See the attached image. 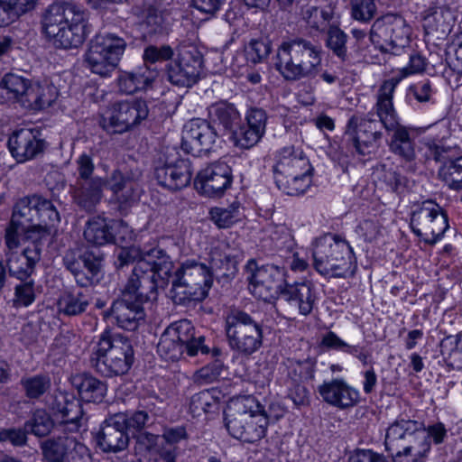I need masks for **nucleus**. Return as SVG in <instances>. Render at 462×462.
Returning <instances> with one entry per match:
<instances>
[{"label": "nucleus", "mask_w": 462, "mask_h": 462, "mask_svg": "<svg viewBox=\"0 0 462 462\" xmlns=\"http://www.w3.org/2000/svg\"><path fill=\"white\" fill-rule=\"evenodd\" d=\"M38 196L25 197L19 199L13 210L9 226L5 229V244L10 250L15 249L20 244V233L38 223Z\"/></svg>", "instance_id": "23"}, {"label": "nucleus", "mask_w": 462, "mask_h": 462, "mask_svg": "<svg viewBox=\"0 0 462 462\" xmlns=\"http://www.w3.org/2000/svg\"><path fill=\"white\" fill-rule=\"evenodd\" d=\"M8 149L17 162H25L42 154L46 142L37 129L21 128L13 132L7 142Z\"/></svg>", "instance_id": "26"}, {"label": "nucleus", "mask_w": 462, "mask_h": 462, "mask_svg": "<svg viewBox=\"0 0 462 462\" xmlns=\"http://www.w3.org/2000/svg\"><path fill=\"white\" fill-rule=\"evenodd\" d=\"M157 75L156 70L148 67L139 68L134 72H124L118 78L119 89L127 95L144 90L151 87Z\"/></svg>", "instance_id": "34"}, {"label": "nucleus", "mask_w": 462, "mask_h": 462, "mask_svg": "<svg viewBox=\"0 0 462 462\" xmlns=\"http://www.w3.org/2000/svg\"><path fill=\"white\" fill-rule=\"evenodd\" d=\"M438 176L449 189H462V155L445 162L439 169Z\"/></svg>", "instance_id": "38"}, {"label": "nucleus", "mask_w": 462, "mask_h": 462, "mask_svg": "<svg viewBox=\"0 0 462 462\" xmlns=\"http://www.w3.org/2000/svg\"><path fill=\"white\" fill-rule=\"evenodd\" d=\"M162 258H166L167 261L171 263V278L173 268L172 262L170 260V257L162 249L159 248H152L149 251H143L135 246L123 247L119 250L117 254L116 264L119 267H123L134 261H137V263L133 269L134 271L141 262H147L149 263L150 269L152 271H155V269L157 268L156 264L159 263L161 262V259L162 260Z\"/></svg>", "instance_id": "31"}, {"label": "nucleus", "mask_w": 462, "mask_h": 462, "mask_svg": "<svg viewBox=\"0 0 462 462\" xmlns=\"http://www.w3.org/2000/svg\"><path fill=\"white\" fill-rule=\"evenodd\" d=\"M65 267L73 274L78 284L88 283V281L79 273L81 267L80 255H77L74 250H68L63 257Z\"/></svg>", "instance_id": "59"}, {"label": "nucleus", "mask_w": 462, "mask_h": 462, "mask_svg": "<svg viewBox=\"0 0 462 462\" xmlns=\"http://www.w3.org/2000/svg\"><path fill=\"white\" fill-rule=\"evenodd\" d=\"M203 336H195L194 327L187 319H181L171 324L162 334L157 345L159 355L165 360H179L186 350L189 356L199 353H209L208 346L204 345Z\"/></svg>", "instance_id": "10"}, {"label": "nucleus", "mask_w": 462, "mask_h": 462, "mask_svg": "<svg viewBox=\"0 0 462 462\" xmlns=\"http://www.w3.org/2000/svg\"><path fill=\"white\" fill-rule=\"evenodd\" d=\"M217 406L214 397L208 391H202L194 394L189 402V411L194 417L208 414L213 411Z\"/></svg>", "instance_id": "48"}, {"label": "nucleus", "mask_w": 462, "mask_h": 462, "mask_svg": "<svg viewBox=\"0 0 462 462\" xmlns=\"http://www.w3.org/2000/svg\"><path fill=\"white\" fill-rule=\"evenodd\" d=\"M321 345L328 348L343 351L350 355H356L357 352V346L348 345L334 332H328L324 335L321 339Z\"/></svg>", "instance_id": "58"}, {"label": "nucleus", "mask_w": 462, "mask_h": 462, "mask_svg": "<svg viewBox=\"0 0 462 462\" xmlns=\"http://www.w3.org/2000/svg\"><path fill=\"white\" fill-rule=\"evenodd\" d=\"M141 179L142 171L139 169L130 170L125 172L115 170L105 181L107 188L113 192L124 189L128 185H136V182H140Z\"/></svg>", "instance_id": "41"}, {"label": "nucleus", "mask_w": 462, "mask_h": 462, "mask_svg": "<svg viewBox=\"0 0 462 462\" xmlns=\"http://www.w3.org/2000/svg\"><path fill=\"white\" fill-rule=\"evenodd\" d=\"M246 121L247 126L259 130L263 134L265 133L267 115L263 109L258 107L250 108L246 114Z\"/></svg>", "instance_id": "62"}, {"label": "nucleus", "mask_w": 462, "mask_h": 462, "mask_svg": "<svg viewBox=\"0 0 462 462\" xmlns=\"http://www.w3.org/2000/svg\"><path fill=\"white\" fill-rule=\"evenodd\" d=\"M421 422L410 419H398L387 429L386 449L392 453L393 462H425L430 442Z\"/></svg>", "instance_id": "4"}, {"label": "nucleus", "mask_w": 462, "mask_h": 462, "mask_svg": "<svg viewBox=\"0 0 462 462\" xmlns=\"http://www.w3.org/2000/svg\"><path fill=\"white\" fill-rule=\"evenodd\" d=\"M238 207L214 208L210 210L211 219L220 228H226L238 219Z\"/></svg>", "instance_id": "52"}, {"label": "nucleus", "mask_w": 462, "mask_h": 462, "mask_svg": "<svg viewBox=\"0 0 462 462\" xmlns=\"http://www.w3.org/2000/svg\"><path fill=\"white\" fill-rule=\"evenodd\" d=\"M42 25V32L55 48L76 49L88 35V14L74 2L54 3L46 10Z\"/></svg>", "instance_id": "3"}, {"label": "nucleus", "mask_w": 462, "mask_h": 462, "mask_svg": "<svg viewBox=\"0 0 462 462\" xmlns=\"http://www.w3.org/2000/svg\"><path fill=\"white\" fill-rule=\"evenodd\" d=\"M177 59L167 67V79L175 86L189 88L201 72L203 56L197 46L182 42L177 48Z\"/></svg>", "instance_id": "19"}, {"label": "nucleus", "mask_w": 462, "mask_h": 462, "mask_svg": "<svg viewBox=\"0 0 462 462\" xmlns=\"http://www.w3.org/2000/svg\"><path fill=\"white\" fill-rule=\"evenodd\" d=\"M264 134L254 130L249 126L239 127L238 130L233 131V138L236 146L243 149H250L254 146Z\"/></svg>", "instance_id": "51"}, {"label": "nucleus", "mask_w": 462, "mask_h": 462, "mask_svg": "<svg viewBox=\"0 0 462 462\" xmlns=\"http://www.w3.org/2000/svg\"><path fill=\"white\" fill-rule=\"evenodd\" d=\"M40 259L39 250L26 245L22 254L10 253L7 255L5 268L8 269L10 275L25 280L32 274Z\"/></svg>", "instance_id": "32"}, {"label": "nucleus", "mask_w": 462, "mask_h": 462, "mask_svg": "<svg viewBox=\"0 0 462 462\" xmlns=\"http://www.w3.org/2000/svg\"><path fill=\"white\" fill-rule=\"evenodd\" d=\"M324 259L319 261L322 273L334 277H347L355 273L356 261L352 247L336 236L326 235L321 239Z\"/></svg>", "instance_id": "16"}, {"label": "nucleus", "mask_w": 462, "mask_h": 462, "mask_svg": "<svg viewBox=\"0 0 462 462\" xmlns=\"http://www.w3.org/2000/svg\"><path fill=\"white\" fill-rule=\"evenodd\" d=\"M411 227L421 241L433 245L441 239L448 229V217L440 206L428 200L413 211Z\"/></svg>", "instance_id": "18"}, {"label": "nucleus", "mask_w": 462, "mask_h": 462, "mask_svg": "<svg viewBox=\"0 0 462 462\" xmlns=\"http://www.w3.org/2000/svg\"><path fill=\"white\" fill-rule=\"evenodd\" d=\"M33 226H34L21 231L20 237H23L24 241L28 242L27 245H30L31 248L36 247L39 250V257H41L42 244L50 236V230L41 223H37Z\"/></svg>", "instance_id": "49"}, {"label": "nucleus", "mask_w": 462, "mask_h": 462, "mask_svg": "<svg viewBox=\"0 0 462 462\" xmlns=\"http://www.w3.org/2000/svg\"><path fill=\"white\" fill-rule=\"evenodd\" d=\"M134 359L130 340L120 334L106 330L101 334L89 363L98 374L112 377L126 374Z\"/></svg>", "instance_id": "5"}, {"label": "nucleus", "mask_w": 462, "mask_h": 462, "mask_svg": "<svg viewBox=\"0 0 462 462\" xmlns=\"http://www.w3.org/2000/svg\"><path fill=\"white\" fill-rule=\"evenodd\" d=\"M28 431L24 429H5L0 430V441L10 442L14 446L21 447L26 444Z\"/></svg>", "instance_id": "61"}, {"label": "nucleus", "mask_w": 462, "mask_h": 462, "mask_svg": "<svg viewBox=\"0 0 462 462\" xmlns=\"http://www.w3.org/2000/svg\"><path fill=\"white\" fill-rule=\"evenodd\" d=\"M37 211L39 213L38 223L47 226L60 221L59 212L53 204L45 199L38 196Z\"/></svg>", "instance_id": "55"}, {"label": "nucleus", "mask_w": 462, "mask_h": 462, "mask_svg": "<svg viewBox=\"0 0 462 462\" xmlns=\"http://www.w3.org/2000/svg\"><path fill=\"white\" fill-rule=\"evenodd\" d=\"M239 255L231 254H222L220 250L215 248L210 253V271H219L222 275H229L236 272Z\"/></svg>", "instance_id": "42"}, {"label": "nucleus", "mask_w": 462, "mask_h": 462, "mask_svg": "<svg viewBox=\"0 0 462 462\" xmlns=\"http://www.w3.org/2000/svg\"><path fill=\"white\" fill-rule=\"evenodd\" d=\"M106 181L100 177L88 180H76L71 186L75 204L86 212H94L103 198Z\"/></svg>", "instance_id": "29"}, {"label": "nucleus", "mask_w": 462, "mask_h": 462, "mask_svg": "<svg viewBox=\"0 0 462 462\" xmlns=\"http://www.w3.org/2000/svg\"><path fill=\"white\" fill-rule=\"evenodd\" d=\"M260 404L250 396L232 400L225 411V425L231 436L253 443L265 436L268 420L258 415Z\"/></svg>", "instance_id": "8"}, {"label": "nucleus", "mask_w": 462, "mask_h": 462, "mask_svg": "<svg viewBox=\"0 0 462 462\" xmlns=\"http://www.w3.org/2000/svg\"><path fill=\"white\" fill-rule=\"evenodd\" d=\"M21 384L28 398L38 399L50 390L51 381L46 374H36L23 378Z\"/></svg>", "instance_id": "43"}, {"label": "nucleus", "mask_w": 462, "mask_h": 462, "mask_svg": "<svg viewBox=\"0 0 462 462\" xmlns=\"http://www.w3.org/2000/svg\"><path fill=\"white\" fill-rule=\"evenodd\" d=\"M88 244L102 246L115 243L114 222L101 217H93L88 220L83 232Z\"/></svg>", "instance_id": "33"}, {"label": "nucleus", "mask_w": 462, "mask_h": 462, "mask_svg": "<svg viewBox=\"0 0 462 462\" xmlns=\"http://www.w3.org/2000/svg\"><path fill=\"white\" fill-rule=\"evenodd\" d=\"M154 177L158 184L163 188L172 191L181 189L191 180L190 162L179 158L175 149L167 148L155 166Z\"/></svg>", "instance_id": "20"}, {"label": "nucleus", "mask_w": 462, "mask_h": 462, "mask_svg": "<svg viewBox=\"0 0 462 462\" xmlns=\"http://www.w3.org/2000/svg\"><path fill=\"white\" fill-rule=\"evenodd\" d=\"M121 417L125 430L133 434L141 432L150 423V416L145 411H134L131 412H119L115 414Z\"/></svg>", "instance_id": "46"}, {"label": "nucleus", "mask_w": 462, "mask_h": 462, "mask_svg": "<svg viewBox=\"0 0 462 462\" xmlns=\"http://www.w3.org/2000/svg\"><path fill=\"white\" fill-rule=\"evenodd\" d=\"M173 50L169 45L161 47L148 46L143 52V60L145 62L155 63L158 61L168 60L172 58Z\"/></svg>", "instance_id": "57"}, {"label": "nucleus", "mask_w": 462, "mask_h": 462, "mask_svg": "<svg viewBox=\"0 0 462 462\" xmlns=\"http://www.w3.org/2000/svg\"><path fill=\"white\" fill-rule=\"evenodd\" d=\"M347 462H387L384 456L372 449L356 448L350 452Z\"/></svg>", "instance_id": "60"}, {"label": "nucleus", "mask_w": 462, "mask_h": 462, "mask_svg": "<svg viewBox=\"0 0 462 462\" xmlns=\"http://www.w3.org/2000/svg\"><path fill=\"white\" fill-rule=\"evenodd\" d=\"M413 30L406 20L395 14L376 19L370 31V41L381 53L400 55L410 46Z\"/></svg>", "instance_id": "13"}, {"label": "nucleus", "mask_w": 462, "mask_h": 462, "mask_svg": "<svg viewBox=\"0 0 462 462\" xmlns=\"http://www.w3.org/2000/svg\"><path fill=\"white\" fill-rule=\"evenodd\" d=\"M147 103L142 99L114 103L101 117L100 125L108 134H123L146 119Z\"/></svg>", "instance_id": "17"}, {"label": "nucleus", "mask_w": 462, "mask_h": 462, "mask_svg": "<svg viewBox=\"0 0 462 462\" xmlns=\"http://www.w3.org/2000/svg\"><path fill=\"white\" fill-rule=\"evenodd\" d=\"M440 347L448 365L454 369H462V334L447 337Z\"/></svg>", "instance_id": "39"}, {"label": "nucleus", "mask_w": 462, "mask_h": 462, "mask_svg": "<svg viewBox=\"0 0 462 462\" xmlns=\"http://www.w3.org/2000/svg\"><path fill=\"white\" fill-rule=\"evenodd\" d=\"M272 51V43L267 38L252 39L245 48V57L254 64L264 60Z\"/></svg>", "instance_id": "45"}, {"label": "nucleus", "mask_w": 462, "mask_h": 462, "mask_svg": "<svg viewBox=\"0 0 462 462\" xmlns=\"http://www.w3.org/2000/svg\"><path fill=\"white\" fill-rule=\"evenodd\" d=\"M212 283L213 274L208 266L195 260H187L174 272L171 298L178 304L202 300Z\"/></svg>", "instance_id": "9"}, {"label": "nucleus", "mask_w": 462, "mask_h": 462, "mask_svg": "<svg viewBox=\"0 0 462 462\" xmlns=\"http://www.w3.org/2000/svg\"><path fill=\"white\" fill-rule=\"evenodd\" d=\"M346 35L337 27H331L328 32L327 46L340 59L346 56Z\"/></svg>", "instance_id": "54"}, {"label": "nucleus", "mask_w": 462, "mask_h": 462, "mask_svg": "<svg viewBox=\"0 0 462 462\" xmlns=\"http://www.w3.org/2000/svg\"><path fill=\"white\" fill-rule=\"evenodd\" d=\"M273 173L278 189L287 195L295 196L310 187L314 167L301 149L287 146L279 152Z\"/></svg>", "instance_id": "7"}, {"label": "nucleus", "mask_w": 462, "mask_h": 462, "mask_svg": "<svg viewBox=\"0 0 462 462\" xmlns=\"http://www.w3.org/2000/svg\"><path fill=\"white\" fill-rule=\"evenodd\" d=\"M217 139V131L208 121L193 118L183 127L181 148L186 153L201 156L213 149Z\"/></svg>", "instance_id": "22"}, {"label": "nucleus", "mask_w": 462, "mask_h": 462, "mask_svg": "<svg viewBox=\"0 0 462 462\" xmlns=\"http://www.w3.org/2000/svg\"><path fill=\"white\" fill-rule=\"evenodd\" d=\"M376 13L374 0H354L352 3V15L360 22L370 21Z\"/></svg>", "instance_id": "56"}, {"label": "nucleus", "mask_w": 462, "mask_h": 462, "mask_svg": "<svg viewBox=\"0 0 462 462\" xmlns=\"http://www.w3.org/2000/svg\"><path fill=\"white\" fill-rule=\"evenodd\" d=\"M143 26L145 27L149 34L163 32L165 30V21L162 13L157 6L145 4Z\"/></svg>", "instance_id": "47"}, {"label": "nucleus", "mask_w": 462, "mask_h": 462, "mask_svg": "<svg viewBox=\"0 0 462 462\" xmlns=\"http://www.w3.org/2000/svg\"><path fill=\"white\" fill-rule=\"evenodd\" d=\"M318 52L316 47L304 39L283 42L278 49L277 69L288 80H297L315 73Z\"/></svg>", "instance_id": "12"}, {"label": "nucleus", "mask_w": 462, "mask_h": 462, "mask_svg": "<svg viewBox=\"0 0 462 462\" xmlns=\"http://www.w3.org/2000/svg\"><path fill=\"white\" fill-rule=\"evenodd\" d=\"M46 462H88L89 449L72 434L63 433L40 443Z\"/></svg>", "instance_id": "21"}, {"label": "nucleus", "mask_w": 462, "mask_h": 462, "mask_svg": "<svg viewBox=\"0 0 462 462\" xmlns=\"http://www.w3.org/2000/svg\"><path fill=\"white\" fill-rule=\"evenodd\" d=\"M140 192V182H136V185H128L124 189L113 191L112 193L115 200L118 203L120 209L125 210L138 200Z\"/></svg>", "instance_id": "53"}, {"label": "nucleus", "mask_w": 462, "mask_h": 462, "mask_svg": "<svg viewBox=\"0 0 462 462\" xmlns=\"http://www.w3.org/2000/svg\"><path fill=\"white\" fill-rule=\"evenodd\" d=\"M50 408L63 431L76 432L87 424L88 419L85 417L80 402L70 394L65 393L54 394Z\"/></svg>", "instance_id": "25"}, {"label": "nucleus", "mask_w": 462, "mask_h": 462, "mask_svg": "<svg viewBox=\"0 0 462 462\" xmlns=\"http://www.w3.org/2000/svg\"><path fill=\"white\" fill-rule=\"evenodd\" d=\"M246 271L249 290L256 298L264 301L277 298L281 303H287L291 310H299L303 315L311 311L315 298L307 282L289 284L282 268L275 265L257 267L254 260L247 263Z\"/></svg>", "instance_id": "2"}, {"label": "nucleus", "mask_w": 462, "mask_h": 462, "mask_svg": "<svg viewBox=\"0 0 462 462\" xmlns=\"http://www.w3.org/2000/svg\"><path fill=\"white\" fill-rule=\"evenodd\" d=\"M71 383L81 400L87 402H100L106 393V383L89 374H76L71 378Z\"/></svg>", "instance_id": "35"}, {"label": "nucleus", "mask_w": 462, "mask_h": 462, "mask_svg": "<svg viewBox=\"0 0 462 462\" xmlns=\"http://www.w3.org/2000/svg\"><path fill=\"white\" fill-rule=\"evenodd\" d=\"M225 330L230 348L243 356L256 352L263 344V327L250 314L233 308L225 319Z\"/></svg>", "instance_id": "11"}, {"label": "nucleus", "mask_w": 462, "mask_h": 462, "mask_svg": "<svg viewBox=\"0 0 462 462\" xmlns=\"http://www.w3.org/2000/svg\"><path fill=\"white\" fill-rule=\"evenodd\" d=\"M90 303V298L82 291L64 292L58 300V310L60 314L68 317L79 316L84 313Z\"/></svg>", "instance_id": "36"}, {"label": "nucleus", "mask_w": 462, "mask_h": 462, "mask_svg": "<svg viewBox=\"0 0 462 462\" xmlns=\"http://www.w3.org/2000/svg\"><path fill=\"white\" fill-rule=\"evenodd\" d=\"M232 179L231 168L225 162L217 161L198 172L194 185L200 194L218 197L231 186Z\"/></svg>", "instance_id": "24"}, {"label": "nucleus", "mask_w": 462, "mask_h": 462, "mask_svg": "<svg viewBox=\"0 0 462 462\" xmlns=\"http://www.w3.org/2000/svg\"><path fill=\"white\" fill-rule=\"evenodd\" d=\"M78 177L76 180H93L92 177L95 165L92 157L87 153H82L76 161Z\"/></svg>", "instance_id": "63"}, {"label": "nucleus", "mask_w": 462, "mask_h": 462, "mask_svg": "<svg viewBox=\"0 0 462 462\" xmlns=\"http://www.w3.org/2000/svg\"><path fill=\"white\" fill-rule=\"evenodd\" d=\"M346 134L352 139L356 151L360 154H368L371 148L380 137L376 130V122L360 116H353L348 123Z\"/></svg>", "instance_id": "28"}, {"label": "nucleus", "mask_w": 462, "mask_h": 462, "mask_svg": "<svg viewBox=\"0 0 462 462\" xmlns=\"http://www.w3.org/2000/svg\"><path fill=\"white\" fill-rule=\"evenodd\" d=\"M125 47V41L114 33L98 34L89 43L85 63L93 73L107 76L117 66Z\"/></svg>", "instance_id": "15"}, {"label": "nucleus", "mask_w": 462, "mask_h": 462, "mask_svg": "<svg viewBox=\"0 0 462 462\" xmlns=\"http://www.w3.org/2000/svg\"><path fill=\"white\" fill-rule=\"evenodd\" d=\"M393 85L394 83L389 82L383 87L381 98H377V115L384 128L393 132L389 143L391 152L407 162H411L416 157L414 143L408 129L400 125L393 101L388 98Z\"/></svg>", "instance_id": "14"}, {"label": "nucleus", "mask_w": 462, "mask_h": 462, "mask_svg": "<svg viewBox=\"0 0 462 462\" xmlns=\"http://www.w3.org/2000/svg\"><path fill=\"white\" fill-rule=\"evenodd\" d=\"M289 376L294 382H300L303 380L314 378V369L310 364L305 363H295L290 366Z\"/></svg>", "instance_id": "64"}, {"label": "nucleus", "mask_w": 462, "mask_h": 462, "mask_svg": "<svg viewBox=\"0 0 462 462\" xmlns=\"http://www.w3.org/2000/svg\"><path fill=\"white\" fill-rule=\"evenodd\" d=\"M156 265L155 271H152L149 263L141 262L132 272L122 297L113 302L109 316L119 328L134 331L144 320L143 304L155 299L156 290L168 284L171 263L162 258Z\"/></svg>", "instance_id": "1"}, {"label": "nucleus", "mask_w": 462, "mask_h": 462, "mask_svg": "<svg viewBox=\"0 0 462 462\" xmlns=\"http://www.w3.org/2000/svg\"><path fill=\"white\" fill-rule=\"evenodd\" d=\"M212 121L217 122L226 130L234 131L240 123V114L234 105L219 102L212 105L208 109Z\"/></svg>", "instance_id": "37"}, {"label": "nucleus", "mask_w": 462, "mask_h": 462, "mask_svg": "<svg viewBox=\"0 0 462 462\" xmlns=\"http://www.w3.org/2000/svg\"><path fill=\"white\" fill-rule=\"evenodd\" d=\"M425 66H426L425 60L420 55H418V54L411 55L410 57L408 65L399 70V74H400L399 76H396L388 80H385L382 84V86L380 87V89H379L378 98H381V97H382L383 87L387 83L390 82V83H394L393 90L391 91V93L388 97L389 100L393 101V95L394 89H395L396 86L399 84V82L410 75L422 72L425 69Z\"/></svg>", "instance_id": "40"}, {"label": "nucleus", "mask_w": 462, "mask_h": 462, "mask_svg": "<svg viewBox=\"0 0 462 462\" xmlns=\"http://www.w3.org/2000/svg\"><path fill=\"white\" fill-rule=\"evenodd\" d=\"M319 393L325 402L341 410L352 408L360 402V392L342 379L324 383Z\"/></svg>", "instance_id": "30"}, {"label": "nucleus", "mask_w": 462, "mask_h": 462, "mask_svg": "<svg viewBox=\"0 0 462 462\" xmlns=\"http://www.w3.org/2000/svg\"><path fill=\"white\" fill-rule=\"evenodd\" d=\"M57 97L58 91L53 85L32 84L29 79L17 73H6L0 79V97L27 110L49 107Z\"/></svg>", "instance_id": "6"}, {"label": "nucleus", "mask_w": 462, "mask_h": 462, "mask_svg": "<svg viewBox=\"0 0 462 462\" xmlns=\"http://www.w3.org/2000/svg\"><path fill=\"white\" fill-rule=\"evenodd\" d=\"M97 443L102 451L118 453L127 448L129 436L121 417L115 414L106 419L96 437Z\"/></svg>", "instance_id": "27"}, {"label": "nucleus", "mask_w": 462, "mask_h": 462, "mask_svg": "<svg viewBox=\"0 0 462 462\" xmlns=\"http://www.w3.org/2000/svg\"><path fill=\"white\" fill-rule=\"evenodd\" d=\"M36 293L32 280L23 281L14 288V298L13 300L15 307H28L35 300Z\"/></svg>", "instance_id": "50"}, {"label": "nucleus", "mask_w": 462, "mask_h": 462, "mask_svg": "<svg viewBox=\"0 0 462 462\" xmlns=\"http://www.w3.org/2000/svg\"><path fill=\"white\" fill-rule=\"evenodd\" d=\"M28 433L37 437L47 436L53 428V420L44 410H36L32 418L24 423Z\"/></svg>", "instance_id": "44"}]
</instances>
